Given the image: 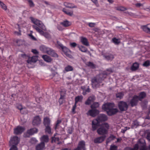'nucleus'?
<instances>
[{
  "label": "nucleus",
  "instance_id": "nucleus-37",
  "mask_svg": "<svg viewBox=\"0 0 150 150\" xmlns=\"http://www.w3.org/2000/svg\"><path fill=\"white\" fill-rule=\"evenodd\" d=\"M79 50L83 52H86L87 51V49L85 47L82 46H80L79 47Z\"/></svg>",
  "mask_w": 150,
  "mask_h": 150
},
{
  "label": "nucleus",
  "instance_id": "nucleus-35",
  "mask_svg": "<svg viewBox=\"0 0 150 150\" xmlns=\"http://www.w3.org/2000/svg\"><path fill=\"white\" fill-rule=\"evenodd\" d=\"M45 126L46 128L45 129V131L47 133L49 134H52V132L51 129L50 125Z\"/></svg>",
  "mask_w": 150,
  "mask_h": 150
},
{
  "label": "nucleus",
  "instance_id": "nucleus-59",
  "mask_svg": "<svg viewBox=\"0 0 150 150\" xmlns=\"http://www.w3.org/2000/svg\"><path fill=\"white\" fill-rule=\"evenodd\" d=\"M84 87H83V86H82L81 87V88L83 90V94L85 95H86V91L84 89Z\"/></svg>",
  "mask_w": 150,
  "mask_h": 150
},
{
  "label": "nucleus",
  "instance_id": "nucleus-62",
  "mask_svg": "<svg viewBox=\"0 0 150 150\" xmlns=\"http://www.w3.org/2000/svg\"><path fill=\"white\" fill-rule=\"evenodd\" d=\"M147 139L149 141H150V132H149L148 133L147 136Z\"/></svg>",
  "mask_w": 150,
  "mask_h": 150
},
{
  "label": "nucleus",
  "instance_id": "nucleus-6",
  "mask_svg": "<svg viewBox=\"0 0 150 150\" xmlns=\"http://www.w3.org/2000/svg\"><path fill=\"white\" fill-rule=\"evenodd\" d=\"M139 148L140 150H146V146L145 144L141 145L140 144H135L133 148L127 147L125 148L124 150H138Z\"/></svg>",
  "mask_w": 150,
  "mask_h": 150
},
{
  "label": "nucleus",
  "instance_id": "nucleus-55",
  "mask_svg": "<svg viewBox=\"0 0 150 150\" xmlns=\"http://www.w3.org/2000/svg\"><path fill=\"white\" fill-rule=\"evenodd\" d=\"M135 6L137 7H139L140 6H143V4H142L140 3H138L135 4Z\"/></svg>",
  "mask_w": 150,
  "mask_h": 150
},
{
  "label": "nucleus",
  "instance_id": "nucleus-52",
  "mask_svg": "<svg viewBox=\"0 0 150 150\" xmlns=\"http://www.w3.org/2000/svg\"><path fill=\"white\" fill-rule=\"evenodd\" d=\"M31 141L33 143H35L37 142L38 141L35 138H33L31 139Z\"/></svg>",
  "mask_w": 150,
  "mask_h": 150
},
{
  "label": "nucleus",
  "instance_id": "nucleus-39",
  "mask_svg": "<svg viewBox=\"0 0 150 150\" xmlns=\"http://www.w3.org/2000/svg\"><path fill=\"white\" fill-rule=\"evenodd\" d=\"M83 99V96H78L75 98V103H77L78 102L81 101Z\"/></svg>",
  "mask_w": 150,
  "mask_h": 150
},
{
  "label": "nucleus",
  "instance_id": "nucleus-22",
  "mask_svg": "<svg viewBox=\"0 0 150 150\" xmlns=\"http://www.w3.org/2000/svg\"><path fill=\"white\" fill-rule=\"evenodd\" d=\"M95 99V97L94 96H90L87 100L85 102V103L86 105H89L91 103L93 102Z\"/></svg>",
  "mask_w": 150,
  "mask_h": 150
},
{
  "label": "nucleus",
  "instance_id": "nucleus-60",
  "mask_svg": "<svg viewBox=\"0 0 150 150\" xmlns=\"http://www.w3.org/2000/svg\"><path fill=\"white\" fill-rule=\"evenodd\" d=\"M58 29L59 30H62L63 29V28L62 27V26L60 25H58L57 27Z\"/></svg>",
  "mask_w": 150,
  "mask_h": 150
},
{
  "label": "nucleus",
  "instance_id": "nucleus-9",
  "mask_svg": "<svg viewBox=\"0 0 150 150\" xmlns=\"http://www.w3.org/2000/svg\"><path fill=\"white\" fill-rule=\"evenodd\" d=\"M118 106L119 109L121 111H124L127 110L128 107V105L125 102L121 101L119 102Z\"/></svg>",
  "mask_w": 150,
  "mask_h": 150
},
{
  "label": "nucleus",
  "instance_id": "nucleus-50",
  "mask_svg": "<svg viewBox=\"0 0 150 150\" xmlns=\"http://www.w3.org/2000/svg\"><path fill=\"white\" fill-rule=\"evenodd\" d=\"M87 65L88 66L90 67H91L92 68H93L95 67L94 65V64H93L92 62H88V63Z\"/></svg>",
  "mask_w": 150,
  "mask_h": 150
},
{
  "label": "nucleus",
  "instance_id": "nucleus-16",
  "mask_svg": "<svg viewBox=\"0 0 150 150\" xmlns=\"http://www.w3.org/2000/svg\"><path fill=\"white\" fill-rule=\"evenodd\" d=\"M41 120L38 116L35 117L32 123L34 125H38L41 123Z\"/></svg>",
  "mask_w": 150,
  "mask_h": 150
},
{
  "label": "nucleus",
  "instance_id": "nucleus-51",
  "mask_svg": "<svg viewBox=\"0 0 150 150\" xmlns=\"http://www.w3.org/2000/svg\"><path fill=\"white\" fill-rule=\"evenodd\" d=\"M95 25V23H88V26L91 27H94Z\"/></svg>",
  "mask_w": 150,
  "mask_h": 150
},
{
  "label": "nucleus",
  "instance_id": "nucleus-17",
  "mask_svg": "<svg viewBox=\"0 0 150 150\" xmlns=\"http://www.w3.org/2000/svg\"><path fill=\"white\" fill-rule=\"evenodd\" d=\"M36 150H43L45 149V144L44 143L41 142L36 146Z\"/></svg>",
  "mask_w": 150,
  "mask_h": 150
},
{
  "label": "nucleus",
  "instance_id": "nucleus-23",
  "mask_svg": "<svg viewBox=\"0 0 150 150\" xmlns=\"http://www.w3.org/2000/svg\"><path fill=\"white\" fill-rule=\"evenodd\" d=\"M41 142L45 144L47 143L49 141V138L48 136L46 135L43 136L40 138Z\"/></svg>",
  "mask_w": 150,
  "mask_h": 150
},
{
  "label": "nucleus",
  "instance_id": "nucleus-40",
  "mask_svg": "<svg viewBox=\"0 0 150 150\" xmlns=\"http://www.w3.org/2000/svg\"><path fill=\"white\" fill-rule=\"evenodd\" d=\"M15 27L16 28H17L18 29L19 32H16V31H15L14 32V33L15 34L17 35H21V31H20V28L19 25H18V24H17L16 25Z\"/></svg>",
  "mask_w": 150,
  "mask_h": 150
},
{
  "label": "nucleus",
  "instance_id": "nucleus-63",
  "mask_svg": "<svg viewBox=\"0 0 150 150\" xmlns=\"http://www.w3.org/2000/svg\"><path fill=\"white\" fill-rule=\"evenodd\" d=\"M17 108L18 109L20 110H22L23 109V108H22V106H21V105H19L18 106H17Z\"/></svg>",
  "mask_w": 150,
  "mask_h": 150
},
{
  "label": "nucleus",
  "instance_id": "nucleus-57",
  "mask_svg": "<svg viewBox=\"0 0 150 150\" xmlns=\"http://www.w3.org/2000/svg\"><path fill=\"white\" fill-rule=\"evenodd\" d=\"M16 42L18 44V45L19 46L22 44V41L21 40H17Z\"/></svg>",
  "mask_w": 150,
  "mask_h": 150
},
{
  "label": "nucleus",
  "instance_id": "nucleus-34",
  "mask_svg": "<svg viewBox=\"0 0 150 150\" xmlns=\"http://www.w3.org/2000/svg\"><path fill=\"white\" fill-rule=\"evenodd\" d=\"M115 138V137L113 135H111L110 137L107 139L106 140V143L108 144L110 142L113 140Z\"/></svg>",
  "mask_w": 150,
  "mask_h": 150
},
{
  "label": "nucleus",
  "instance_id": "nucleus-45",
  "mask_svg": "<svg viewBox=\"0 0 150 150\" xmlns=\"http://www.w3.org/2000/svg\"><path fill=\"white\" fill-rule=\"evenodd\" d=\"M0 5L1 7L4 10H6V7L5 4L0 1Z\"/></svg>",
  "mask_w": 150,
  "mask_h": 150
},
{
  "label": "nucleus",
  "instance_id": "nucleus-13",
  "mask_svg": "<svg viewBox=\"0 0 150 150\" xmlns=\"http://www.w3.org/2000/svg\"><path fill=\"white\" fill-rule=\"evenodd\" d=\"M100 122L98 118L93 120L92 122V127L93 130H95L99 126Z\"/></svg>",
  "mask_w": 150,
  "mask_h": 150
},
{
  "label": "nucleus",
  "instance_id": "nucleus-47",
  "mask_svg": "<svg viewBox=\"0 0 150 150\" xmlns=\"http://www.w3.org/2000/svg\"><path fill=\"white\" fill-rule=\"evenodd\" d=\"M117 146L115 145H111L110 146V150H117Z\"/></svg>",
  "mask_w": 150,
  "mask_h": 150
},
{
  "label": "nucleus",
  "instance_id": "nucleus-31",
  "mask_svg": "<svg viewBox=\"0 0 150 150\" xmlns=\"http://www.w3.org/2000/svg\"><path fill=\"white\" fill-rule=\"evenodd\" d=\"M64 101V95H62V93L61 94L60 98H59V102L60 105H61Z\"/></svg>",
  "mask_w": 150,
  "mask_h": 150
},
{
  "label": "nucleus",
  "instance_id": "nucleus-64",
  "mask_svg": "<svg viewBox=\"0 0 150 150\" xmlns=\"http://www.w3.org/2000/svg\"><path fill=\"white\" fill-rule=\"evenodd\" d=\"M133 124L134 125L137 126L139 124L138 122L137 121H135L133 122Z\"/></svg>",
  "mask_w": 150,
  "mask_h": 150
},
{
  "label": "nucleus",
  "instance_id": "nucleus-24",
  "mask_svg": "<svg viewBox=\"0 0 150 150\" xmlns=\"http://www.w3.org/2000/svg\"><path fill=\"white\" fill-rule=\"evenodd\" d=\"M81 42L83 45L86 46H88L89 45L87 40L86 38L82 37L81 38Z\"/></svg>",
  "mask_w": 150,
  "mask_h": 150
},
{
  "label": "nucleus",
  "instance_id": "nucleus-5",
  "mask_svg": "<svg viewBox=\"0 0 150 150\" xmlns=\"http://www.w3.org/2000/svg\"><path fill=\"white\" fill-rule=\"evenodd\" d=\"M103 74H100L99 75L94 77L91 80L92 85L93 87L94 88L97 87L99 86V84L101 82L103 79L102 77Z\"/></svg>",
  "mask_w": 150,
  "mask_h": 150
},
{
  "label": "nucleus",
  "instance_id": "nucleus-19",
  "mask_svg": "<svg viewBox=\"0 0 150 150\" xmlns=\"http://www.w3.org/2000/svg\"><path fill=\"white\" fill-rule=\"evenodd\" d=\"M97 118L100 122L105 121L107 120V116L104 114H100L98 116Z\"/></svg>",
  "mask_w": 150,
  "mask_h": 150
},
{
  "label": "nucleus",
  "instance_id": "nucleus-11",
  "mask_svg": "<svg viewBox=\"0 0 150 150\" xmlns=\"http://www.w3.org/2000/svg\"><path fill=\"white\" fill-rule=\"evenodd\" d=\"M25 130L24 127L18 126L14 129V133L16 134H21Z\"/></svg>",
  "mask_w": 150,
  "mask_h": 150
},
{
  "label": "nucleus",
  "instance_id": "nucleus-25",
  "mask_svg": "<svg viewBox=\"0 0 150 150\" xmlns=\"http://www.w3.org/2000/svg\"><path fill=\"white\" fill-rule=\"evenodd\" d=\"M42 57L44 60L47 62H51L52 60L51 57L47 55H43Z\"/></svg>",
  "mask_w": 150,
  "mask_h": 150
},
{
  "label": "nucleus",
  "instance_id": "nucleus-43",
  "mask_svg": "<svg viewBox=\"0 0 150 150\" xmlns=\"http://www.w3.org/2000/svg\"><path fill=\"white\" fill-rule=\"evenodd\" d=\"M116 9L117 10L121 11H124L126 10L127 9L126 8L123 6H120L116 7Z\"/></svg>",
  "mask_w": 150,
  "mask_h": 150
},
{
  "label": "nucleus",
  "instance_id": "nucleus-30",
  "mask_svg": "<svg viewBox=\"0 0 150 150\" xmlns=\"http://www.w3.org/2000/svg\"><path fill=\"white\" fill-rule=\"evenodd\" d=\"M60 24L66 27L70 25L71 24V23L70 22L67 21H64L63 22L61 23Z\"/></svg>",
  "mask_w": 150,
  "mask_h": 150
},
{
  "label": "nucleus",
  "instance_id": "nucleus-33",
  "mask_svg": "<svg viewBox=\"0 0 150 150\" xmlns=\"http://www.w3.org/2000/svg\"><path fill=\"white\" fill-rule=\"evenodd\" d=\"M142 28L144 31L150 34V28H148L146 26H143L142 27Z\"/></svg>",
  "mask_w": 150,
  "mask_h": 150
},
{
  "label": "nucleus",
  "instance_id": "nucleus-18",
  "mask_svg": "<svg viewBox=\"0 0 150 150\" xmlns=\"http://www.w3.org/2000/svg\"><path fill=\"white\" fill-rule=\"evenodd\" d=\"M38 60V57L33 56L31 58H29L28 59L27 61V62L28 64H31L32 63H35Z\"/></svg>",
  "mask_w": 150,
  "mask_h": 150
},
{
  "label": "nucleus",
  "instance_id": "nucleus-7",
  "mask_svg": "<svg viewBox=\"0 0 150 150\" xmlns=\"http://www.w3.org/2000/svg\"><path fill=\"white\" fill-rule=\"evenodd\" d=\"M30 19L34 24L37 25L39 28H41V29L44 30H46L45 26L41 21L32 17L30 18Z\"/></svg>",
  "mask_w": 150,
  "mask_h": 150
},
{
  "label": "nucleus",
  "instance_id": "nucleus-4",
  "mask_svg": "<svg viewBox=\"0 0 150 150\" xmlns=\"http://www.w3.org/2000/svg\"><path fill=\"white\" fill-rule=\"evenodd\" d=\"M40 50L42 52H46L52 57H58L57 54L54 51L49 47L44 45H42L40 47Z\"/></svg>",
  "mask_w": 150,
  "mask_h": 150
},
{
  "label": "nucleus",
  "instance_id": "nucleus-1",
  "mask_svg": "<svg viewBox=\"0 0 150 150\" xmlns=\"http://www.w3.org/2000/svg\"><path fill=\"white\" fill-rule=\"evenodd\" d=\"M114 105L113 103H107L103 105L102 109L106 111L109 115L111 116L115 114L118 111L117 109L113 108Z\"/></svg>",
  "mask_w": 150,
  "mask_h": 150
},
{
  "label": "nucleus",
  "instance_id": "nucleus-3",
  "mask_svg": "<svg viewBox=\"0 0 150 150\" xmlns=\"http://www.w3.org/2000/svg\"><path fill=\"white\" fill-rule=\"evenodd\" d=\"M109 126L106 122L102 124L100 128L97 130L98 134L100 135H103L108 133L109 129Z\"/></svg>",
  "mask_w": 150,
  "mask_h": 150
},
{
  "label": "nucleus",
  "instance_id": "nucleus-21",
  "mask_svg": "<svg viewBox=\"0 0 150 150\" xmlns=\"http://www.w3.org/2000/svg\"><path fill=\"white\" fill-rule=\"evenodd\" d=\"M38 132V129L36 128H33L28 130L27 132V134L29 135H33L35 133H37Z\"/></svg>",
  "mask_w": 150,
  "mask_h": 150
},
{
  "label": "nucleus",
  "instance_id": "nucleus-48",
  "mask_svg": "<svg viewBox=\"0 0 150 150\" xmlns=\"http://www.w3.org/2000/svg\"><path fill=\"white\" fill-rule=\"evenodd\" d=\"M30 6L31 7H33L34 6V4L31 0H28Z\"/></svg>",
  "mask_w": 150,
  "mask_h": 150
},
{
  "label": "nucleus",
  "instance_id": "nucleus-20",
  "mask_svg": "<svg viewBox=\"0 0 150 150\" xmlns=\"http://www.w3.org/2000/svg\"><path fill=\"white\" fill-rule=\"evenodd\" d=\"M105 136H101L94 139V142L96 143H100L103 142L105 139Z\"/></svg>",
  "mask_w": 150,
  "mask_h": 150
},
{
  "label": "nucleus",
  "instance_id": "nucleus-38",
  "mask_svg": "<svg viewBox=\"0 0 150 150\" xmlns=\"http://www.w3.org/2000/svg\"><path fill=\"white\" fill-rule=\"evenodd\" d=\"M99 105L98 103L94 102L91 105V108L92 109L97 108L99 106Z\"/></svg>",
  "mask_w": 150,
  "mask_h": 150
},
{
  "label": "nucleus",
  "instance_id": "nucleus-15",
  "mask_svg": "<svg viewBox=\"0 0 150 150\" xmlns=\"http://www.w3.org/2000/svg\"><path fill=\"white\" fill-rule=\"evenodd\" d=\"M99 113V111L97 110H89L87 113L88 115H89L93 117H95Z\"/></svg>",
  "mask_w": 150,
  "mask_h": 150
},
{
  "label": "nucleus",
  "instance_id": "nucleus-8",
  "mask_svg": "<svg viewBox=\"0 0 150 150\" xmlns=\"http://www.w3.org/2000/svg\"><path fill=\"white\" fill-rule=\"evenodd\" d=\"M33 27L38 32L45 36L47 38H50V35L48 33L44 32L42 30V29H40L39 27L35 25H33Z\"/></svg>",
  "mask_w": 150,
  "mask_h": 150
},
{
  "label": "nucleus",
  "instance_id": "nucleus-32",
  "mask_svg": "<svg viewBox=\"0 0 150 150\" xmlns=\"http://www.w3.org/2000/svg\"><path fill=\"white\" fill-rule=\"evenodd\" d=\"M63 11L66 14L69 16H72L73 15V11H70L66 10L64 8L63 9Z\"/></svg>",
  "mask_w": 150,
  "mask_h": 150
},
{
  "label": "nucleus",
  "instance_id": "nucleus-14",
  "mask_svg": "<svg viewBox=\"0 0 150 150\" xmlns=\"http://www.w3.org/2000/svg\"><path fill=\"white\" fill-rule=\"evenodd\" d=\"M74 150H85V142L83 141H80L77 148Z\"/></svg>",
  "mask_w": 150,
  "mask_h": 150
},
{
  "label": "nucleus",
  "instance_id": "nucleus-42",
  "mask_svg": "<svg viewBox=\"0 0 150 150\" xmlns=\"http://www.w3.org/2000/svg\"><path fill=\"white\" fill-rule=\"evenodd\" d=\"M124 96V94L122 92H121L117 93L116 95V97L120 99H121Z\"/></svg>",
  "mask_w": 150,
  "mask_h": 150
},
{
  "label": "nucleus",
  "instance_id": "nucleus-41",
  "mask_svg": "<svg viewBox=\"0 0 150 150\" xmlns=\"http://www.w3.org/2000/svg\"><path fill=\"white\" fill-rule=\"evenodd\" d=\"M65 70L67 72L72 71L73 70V68L71 66L68 65L65 68Z\"/></svg>",
  "mask_w": 150,
  "mask_h": 150
},
{
  "label": "nucleus",
  "instance_id": "nucleus-28",
  "mask_svg": "<svg viewBox=\"0 0 150 150\" xmlns=\"http://www.w3.org/2000/svg\"><path fill=\"white\" fill-rule=\"evenodd\" d=\"M104 57L105 59L108 60H112L114 58V56L112 54L104 55Z\"/></svg>",
  "mask_w": 150,
  "mask_h": 150
},
{
  "label": "nucleus",
  "instance_id": "nucleus-61",
  "mask_svg": "<svg viewBox=\"0 0 150 150\" xmlns=\"http://www.w3.org/2000/svg\"><path fill=\"white\" fill-rule=\"evenodd\" d=\"M32 52L35 54H37L38 53V51L35 49H33L32 50Z\"/></svg>",
  "mask_w": 150,
  "mask_h": 150
},
{
  "label": "nucleus",
  "instance_id": "nucleus-26",
  "mask_svg": "<svg viewBox=\"0 0 150 150\" xmlns=\"http://www.w3.org/2000/svg\"><path fill=\"white\" fill-rule=\"evenodd\" d=\"M139 67V64L135 62L133 64L131 68V70L132 71H134L137 70Z\"/></svg>",
  "mask_w": 150,
  "mask_h": 150
},
{
  "label": "nucleus",
  "instance_id": "nucleus-2",
  "mask_svg": "<svg viewBox=\"0 0 150 150\" xmlns=\"http://www.w3.org/2000/svg\"><path fill=\"white\" fill-rule=\"evenodd\" d=\"M146 96V94L144 92H141L139 93V96H134L131 100L130 103L132 107L136 105L139 100H141Z\"/></svg>",
  "mask_w": 150,
  "mask_h": 150
},
{
  "label": "nucleus",
  "instance_id": "nucleus-29",
  "mask_svg": "<svg viewBox=\"0 0 150 150\" xmlns=\"http://www.w3.org/2000/svg\"><path fill=\"white\" fill-rule=\"evenodd\" d=\"M43 123L45 126H49L50 124V120L49 118L45 117L44 118Z\"/></svg>",
  "mask_w": 150,
  "mask_h": 150
},
{
  "label": "nucleus",
  "instance_id": "nucleus-54",
  "mask_svg": "<svg viewBox=\"0 0 150 150\" xmlns=\"http://www.w3.org/2000/svg\"><path fill=\"white\" fill-rule=\"evenodd\" d=\"M70 46L72 47H74L76 46L77 44L75 42H72L70 43Z\"/></svg>",
  "mask_w": 150,
  "mask_h": 150
},
{
  "label": "nucleus",
  "instance_id": "nucleus-36",
  "mask_svg": "<svg viewBox=\"0 0 150 150\" xmlns=\"http://www.w3.org/2000/svg\"><path fill=\"white\" fill-rule=\"evenodd\" d=\"M112 41L115 45H118L120 42V40L115 38H113Z\"/></svg>",
  "mask_w": 150,
  "mask_h": 150
},
{
  "label": "nucleus",
  "instance_id": "nucleus-27",
  "mask_svg": "<svg viewBox=\"0 0 150 150\" xmlns=\"http://www.w3.org/2000/svg\"><path fill=\"white\" fill-rule=\"evenodd\" d=\"M64 5L67 7L69 8H74L76 7L75 6V5L73 4L67 2H64Z\"/></svg>",
  "mask_w": 150,
  "mask_h": 150
},
{
  "label": "nucleus",
  "instance_id": "nucleus-44",
  "mask_svg": "<svg viewBox=\"0 0 150 150\" xmlns=\"http://www.w3.org/2000/svg\"><path fill=\"white\" fill-rule=\"evenodd\" d=\"M56 136V134H55L54 137H53L52 138V142H58L59 140V137H55V136Z\"/></svg>",
  "mask_w": 150,
  "mask_h": 150
},
{
  "label": "nucleus",
  "instance_id": "nucleus-58",
  "mask_svg": "<svg viewBox=\"0 0 150 150\" xmlns=\"http://www.w3.org/2000/svg\"><path fill=\"white\" fill-rule=\"evenodd\" d=\"M76 103H75L74 105L73 106L72 109V111L73 112H75V110L76 108Z\"/></svg>",
  "mask_w": 150,
  "mask_h": 150
},
{
  "label": "nucleus",
  "instance_id": "nucleus-49",
  "mask_svg": "<svg viewBox=\"0 0 150 150\" xmlns=\"http://www.w3.org/2000/svg\"><path fill=\"white\" fill-rule=\"evenodd\" d=\"M9 150H18V148L15 145L11 146V147Z\"/></svg>",
  "mask_w": 150,
  "mask_h": 150
},
{
  "label": "nucleus",
  "instance_id": "nucleus-56",
  "mask_svg": "<svg viewBox=\"0 0 150 150\" xmlns=\"http://www.w3.org/2000/svg\"><path fill=\"white\" fill-rule=\"evenodd\" d=\"M61 122V121L60 120H58L57 121V123L56 124L55 127V129H57V127L58 126V125Z\"/></svg>",
  "mask_w": 150,
  "mask_h": 150
},
{
  "label": "nucleus",
  "instance_id": "nucleus-53",
  "mask_svg": "<svg viewBox=\"0 0 150 150\" xmlns=\"http://www.w3.org/2000/svg\"><path fill=\"white\" fill-rule=\"evenodd\" d=\"M129 128H130L129 127L128 128L127 127H125L124 129H121V132L123 133H124L127 129H129Z\"/></svg>",
  "mask_w": 150,
  "mask_h": 150
},
{
  "label": "nucleus",
  "instance_id": "nucleus-10",
  "mask_svg": "<svg viewBox=\"0 0 150 150\" xmlns=\"http://www.w3.org/2000/svg\"><path fill=\"white\" fill-rule=\"evenodd\" d=\"M19 138L15 136L11 137L9 143L11 146H16L19 143Z\"/></svg>",
  "mask_w": 150,
  "mask_h": 150
},
{
  "label": "nucleus",
  "instance_id": "nucleus-12",
  "mask_svg": "<svg viewBox=\"0 0 150 150\" xmlns=\"http://www.w3.org/2000/svg\"><path fill=\"white\" fill-rule=\"evenodd\" d=\"M59 45L67 57H70L71 55L69 54L70 50H69L66 47L64 46L62 44H59Z\"/></svg>",
  "mask_w": 150,
  "mask_h": 150
},
{
  "label": "nucleus",
  "instance_id": "nucleus-46",
  "mask_svg": "<svg viewBox=\"0 0 150 150\" xmlns=\"http://www.w3.org/2000/svg\"><path fill=\"white\" fill-rule=\"evenodd\" d=\"M150 64V61L149 60H147L145 62L143 63V65L144 67H148Z\"/></svg>",
  "mask_w": 150,
  "mask_h": 150
}]
</instances>
